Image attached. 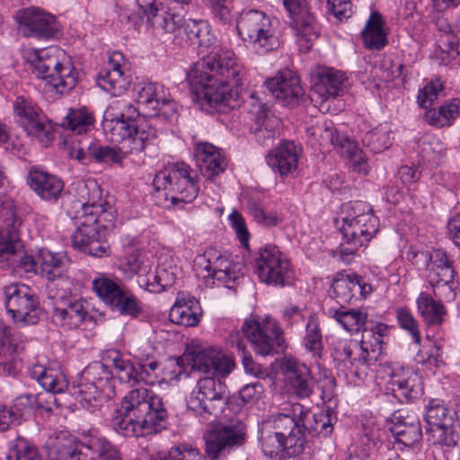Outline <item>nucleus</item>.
<instances>
[{
	"label": "nucleus",
	"mask_w": 460,
	"mask_h": 460,
	"mask_svg": "<svg viewBox=\"0 0 460 460\" xmlns=\"http://www.w3.org/2000/svg\"><path fill=\"white\" fill-rule=\"evenodd\" d=\"M246 75L243 66L230 51L208 55L195 63L187 79L196 95L218 112L239 105V88Z\"/></svg>",
	"instance_id": "nucleus-1"
},
{
	"label": "nucleus",
	"mask_w": 460,
	"mask_h": 460,
	"mask_svg": "<svg viewBox=\"0 0 460 460\" xmlns=\"http://www.w3.org/2000/svg\"><path fill=\"white\" fill-rule=\"evenodd\" d=\"M192 368L215 376L199 378L186 399L187 409L200 421L217 418L226 399L225 378L235 367L230 355L214 348L201 349L192 357Z\"/></svg>",
	"instance_id": "nucleus-2"
},
{
	"label": "nucleus",
	"mask_w": 460,
	"mask_h": 460,
	"mask_svg": "<svg viewBox=\"0 0 460 460\" xmlns=\"http://www.w3.org/2000/svg\"><path fill=\"white\" fill-rule=\"evenodd\" d=\"M167 416L162 397L141 386L123 397L120 408L113 412L111 425L121 436L145 437L157 433Z\"/></svg>",
	"instance_id": "nucleus-3"
},
{
	"label": "nucleus",
	"mask_w": 460,
	"mask_h": 460,
	"mask_svg": "<svg viewBox=\"0 0 460 460\" xmlns=\"http://www.w3.org/2000/svg\"><path fill=\"white\" fill-rule=\"evenodd\" d=\"M259 442L265 456L294 457L304 450L301 430L289 413H278L259 426Z\"/></svg>",
	"instance_id": "nucleus-4"
},
{
	"label": "nucleus",
	"mask_w": 460,
	"mask_h": 460,
	"mask_svg": "<svg viewBox=\"0 0 460 460\" xmlns=\"http://www.w3.org/2000/svg\"><path fill=\"white\" fill-rule=\"evenodd\" d=\"M49 457L51 460H120L117 447L93 430L83 433L79 440L58 437Z\"/></svg>",
	"instance_id": "nucleus-5"
},
{
	"label": "nucleus",
	"mask_w": 460,
	"mask_h": 460,
	"mask_svg": "<svg viewBox=\"0 0 460 460\" xmlns=\"http://www.w3.org/2000/svg\"><path fill=\"white\" fill-rule=\"evenodd\" d=\"M18 219L12 201L0 204V258L5 260L19 274L37 271V262L26 254L22 244Z\"/></svg>",
	"instance_id": "nucleus-6"
},
{
	"label": "nucleus",
	"mask_w": 460,
	"mask_h": 460,
	"mask_svg": "<svg viewBox=\"0 0 460 460\" xmlns=\"http://www.w3.org/2000/svg\"><path fill=\"white\" fill-rule=\"evenodd\" d=\"M64 51L57 47L37 49L29 53L31 71L38 78L47 81L57 92L72 90L77 81V73L69 62L63 63Z\"/></svg>",
	"instance_id": "nucleus-7"
},
{
	"label": "nucleus",
	"mask_w": 460,
	"mask_h": 460,
	"mask_svg": "<svg viewBox=\"0 0 460 460\" xmlns=\"http://www.w3.org/2000/svg\"><path fill=\"white\" fill-rule=\"evenodd\" d=\"M156 191L164 190L172 203H189L196 199L199 187L198 174L187 164L176 163L158 172L153 181Z\"/></svg>",
	"instance_id": "nucleus-8"
},
{
	"label": "nucleus",
	"mask_w": 460,
	"mask_h": 460,
	"mask_svg": "<svg viewBox=\"0 0 460 460\" xmlns=\"http://www.w3.org/2000/svg\"><path fill=\"white\" fill-rule=\"evenodd\" d=\"M236 30L241 40L257 53H268L279 47L271 19L261 11L249 10L242 13L237 19Z\"/></svg>",
	"instance_id": "nucleus-9"
},
{
	"label": "nucleus",
	"mask_w": 460,
	"mask_h": 460,
	"mask_svg": "<svg viewBox=\"0 0 460 460\" xmlns=\"http://www.w3.org/2000/svg\"><path fill=\"white\" fill-rule=\"evenodd\" d=\"M111 140L119 143L126 154L141 153L157 137V130L148 121L128 122L118 117L104 124Z\"/></svg>",
	"instance_id": "nucleus-10"
},
{
	"label": "nucleus",
	"mask_w": 460,
	"mask_h": 460,
	"mask_svg": "<svg viewBox=\"0 0 460 460\" xmlns=\"http://www.w3.org/2000/svg\"><path fill=\"white\" fill-rule=\"evenodd\" d=\"M242 332L253 350L261 356L277 354L285 347L283 332L273 318L252 315L243 322Z\"/></svg>",
	"instance_id": "nucleus-11"
},
{
	"label": "nucleus",
	"mask_w": 460,
	"mask_h": 460,
	"mask_svg": "<svg viewBox=\"0 0 460 460\" xmlns=\"http://www.w3.org/2000/svg\"><path fill=\"white\" fill-rule=\"evenodd\" d=\"M253 266L263 283L283 287L290 279V261L274 244H266L258 250L254 254Z\"/></svg>",
	"instance_id": "nucleus-12"
},
{
	"label": "nucleus",
	"mask_w": 460,
	"mask_h": 460,
	"mask_svg": "<svg viewBox=\"0 0 460 460\" xmlns=\"http://www.w3.org/2000/svg\"><path fill=\"white\" fill-rule=\"evenodd\" d=\"M76 190L82 213L84 217H87V223L97 228L108 229L113 226L116 220L115 211L102 199V190L95 181L79 182Z\"/></svg>",
	"instance_id": "nucleus-13"
},
{
	"label": "nucleus",
	"mask_w": 460,
	"mask_h": 460,
	"mask_svg": "<svg viewBox=\"0 0 460 460\" xmlns=\"http://www.w3.org/2000/svg\"><path fill=\"white\" fill-rule=\"evenodd\" d=\"M378 228V218L375 215H367L358 221L342 224L339 229L342 234V243L339 251H332V256L349 264L358 248L368 243Z\"/></svg>",
	"instance_id": "nucleus-14"
},
{
	"label": "nucleus",
	"mask_w": 460,
	"mask_h": 460,
	"mask_svg": "<svg viewBox=\"0 0 460 460\" xmlns=\"http://www.w3.org/2000/svg\"><path fill=\"white\" fill-rule=\"evenodd\" d=\"M378 373L382 378H388V389L400 402H410L421 396L423 383L412 368L383 364L379 366Z\"/></svg>",
	"instance_id": "nucleus-15"
},
{
	"label": "nucleus",
	"mask_w": 460,
	"mask_h": 460,
	"mask_svg": "<svg viewBox=\"0 0 460 460\" xmlns=\"http://www.w3.org/2000/svg\"><path fill=\"white\" fill-rule=\"evenodd\" d=\"M291 19L300 50L308 52L319 37L316 18L304 0H281Z\"/></svg>",
	"instance_id": "nucleus-16"
},
{
	"label": "nucleus",
	"mask_w": 460,
	"mask_h": 460,
	"mask_svg": "<svg viewBox=\"0 0 460 460\" xmlns=\"http://www.w3.org/2000/svg\"><path fill=\"white\" fill-rule=\"evenodd\" d=\"M7 313L14 322L35 324L39 320V303L32 290L23 284H12L4 288Z\"/></svg>",
	"instance_id": "nucleus-17"
},
{
	"label": "nucleus",
	"mask_w": 460,
	"mask_h": 460,
	"mask_svg": "<svg viewBox=\"0 0 460 460\" xmlns=\"http://www.w3.org/2000/svg\"><path fill=\"white\" fill-rule=\"evenodd\" d=\"M13 108L18 123L27 134L47 146L52 138V126L43 111L23 96L15 99Z\"/></svg>",
	"instance_id": "nucleus-18"
},
{
	"label": "nucleus",
	"mask_w": 460,
	"mask_h": 460,
	"mask_svg": "<svg viewBox=\"0 0 460 460\" xmlns=\"http://www.w3.org/2000/svg\"><path fill=\"white\" fill-rule=\"evenodd\" d=\"M14 18L19 31L27 38L48 40L57 37L59 32L56 17L37 7L21 9Z\"/></svg>",
	"instance_id": "nucleus-19"
},
{
	"label": "nucleus",
	"mask_w": 460,
	"mask_h": 460,
	"mask_svg": "<svg viewBox=\"0 0 460 460\" xmlns=\"http://www.w3.org/2000/svg\"><path fill=\"white\" fill-rule=\"evenodd\" d=\"M109 379L110 372L107 367L100 362H95L84 368L79 384L73 387L72 394L84 408L94 411L101 404L100 391Z\"/></svg>",
	"instance_id": "nucleus-20"
},
{
	"label": "nucleus",
	"mask_w": 460,
	"mask_h": 460,
	"mask_svg": "<svg viewBox=\"0 0 460 460\" xmlns=\"http://www.w3.org/2000/svg\"><path fill=\"white\" fill-rule=\"evenodd\" d=\"M206 453L211 460L229 453L245 441V425L239 420H231L211 429L205 435Z\"/></svg>",
	"instance_id": "nucleus-21"
},
{
	"label": "nucleus",
	"mask_w": 460,
	"mask_h": 460,
	"mask_svg": "<svg viewBox=\"0 0 460 460\" xmlns=\"http://www.w3.org/2000/svg\"><path fill=\"white\" fill-rule=\"evenodd\" d=\"M426 267L427 279L434 291L436 292V288H442L446 297L454 298L453 284L456 271L447 253L442 249L433 250L429 253Z\"/></svg>",
	"instance_id": "nucleus-22"
},
{
	"label": "nucleus",
	"mask_w": 460,
	"mask_h": 460,
	"mask_svg": "<svg viewBox=\"0 0 460 460\" xmlns=\"http://www.w3.org/2000/svg\"><path fill=\"white\" fill-rule=\"evenodd\" d=\"M288 413L291 415L299 427L304 438V445L306 442L307 436L325 438L332 434L333 430L332 416L329 411H320L313 413L308 408L296 403L291 406Z\"/></svg>",
	"instance_id": "nucleus-23"
},
{
	"label": "nucleus",
	"mask_w": 460,
	"mask_h": 460,
	"mask_svg": "<svg viewBox=\"0 0 460 460\" xmlns=\"http://www.w3.org/2000/svg\"><path fill=\"white\" fill-rule=\"evenodd\" d=\"M317 129L320 132L321 145L330 143L341 156L348 159L351 170L362 172L364 174L367 173L368 164L366 156L354 141L340 134L332 127L325 126L323 128H318Z\"/></svg>",
	"instance_id": "nucleus-24"
},
{
	"label": "nucleus",
	"mask_w": 460,
	"mask_h": 460,
	"mask_svg": "<svg viewBox=\"0 0 460 460\" xmlns=\"http://www.w3.org/2000/svg\"><path fill=\"white\" fill-rule=\"evenodd\" d=\"M197 264L203 267L208 272L206 277H210L226 285L234 283L243 276V265L234 262L228 256L210 249L203 255L197 258Z\"/></svg>",
	"instance_id": "nucleus-25"
},
{
	"label": "nucleus",
	"mask_w": 460,
	"mask_h": 460,
	"mask_svg": "<svg viewBox=\"0 0 460 460\" xmlns=\"http://www.w3.org/2000/svg\"><path fill=\"white\" fill-rule=\"evenodd\" d=\"M272 95L285 106L295 107L305 95L299 77L289 70L279 72L264 83Z\"/></svg>",
	"instance_id": "nucleus-26"
},
{
	"label": "nucleus",
	"mask_w": 460,
	"mask_h": 460,
	"mask_svg": "<svg viewBox=\"0 0 460 460\" xmlns=\"http://www.w3.org/2000/svg\"><path fill=\"white\" fill-rule=\"evenodd\" d=\"M388 429L394 442L404 447H411L418 443L422 437L420 422L413 415L403 410L395 411L388 420Z\"/></svg>",
	"instance_id": "nucleus-27"
},
{
	"label": "nucleus",
	"mask_w": 460,
	"mask_h": 460,
	"mask_svg": "<svg viewBox=\"0 0 460 460\" xmlns=\"http://www.w3.org/2000/svg\"><path fill=\"white\" fill-rule=\"evenodd\" d=\"M314 91L324 99L335 98L344 93L346 77L343 72L327 66H316L311 72Z\"/></svg>",
	"instance_id": "nucleus-28"
},
{
	"label": "nucleus",
	"mask_w": 460,
	"mask_h": 460,
	"mask_svg": "<svg viewBox=\"0 0 460 460\" xmlns=\"http://www.w3.org/2000/svg\"><path fill=\"white\" fill-rule=\"evenodd\" d=\"M332 293L338 304H349L354 297H365L372 291L371 286L358 275L338 272L332 284Z\"/></svg>",
	"instance_id": "nucleus-29"
},
{
	"label": "nucleus",
	"mask_w": 460,
	"mask_h": 460,
	"mask_svg": "<svg viewBox=\"0 0 460 460\" xmlns=\"http://www.w3.org/2000/svg\"><path fill=\"white\" fill-rule=\"evenodd\" d=\"M27 183L40 199L48 201H57L64 190V182L59 177L37 166L30 169Z\"/></svg>",
	"instance_id": "nucleus-30"
},
{
	"label": "nucleus",
	"mask_w": 460,
	"mask_h": 460,
	"mask_svg": "<svg viewBox=\"0 0 460 460\" xmlns=\"http://www.w3.org/2000/svg\"><path fill=\"white\" fill-rule=\"evenodd\" d=\"M301 148L293 141L284 140L266 157L267 164L281 177L293 175L297 169Z\"/></svg>",
	"instance_id": "nucleus-31"
},
{
	"label": "nucleus",
	"mask_w": 460,
	"mask_h": 460,
	"mask_svg": "<svg viewBox=\"0 0 460 460\" xmlns=\"http://www.w3.org/2000/svg\"><path fill=\"white\" fill-rule=\"evenodd\" d=\"M120 59L122 55L119 52L113 53L109 64L100 71L97 76L98 85L114 96L125 93L130 84L128 77L120 68Z\"/></svg>",
	"instance_id": "nucleus-32"
},
{
	"label": "nucleus",
	"mask_w": 460,
	"mask_h": 460,
	"mask_svg": "<svg viewBox=\"0 0 460 460\" xmlns=\"http://www.w3.org/2000/svg\"><path fill=\"white\" fill-rule=\"evenodd\" d=\"M195 160L201 174L208 179L222 173L227 163L221 149L209 143H199L195 146Z\"/></svg>",
	"instance_id": "nucleus-33"
},
{
	"label": "nucleus",
	"mask_w": 460,
	"mask_h": 460,
	"mask_svg": "<svg viewBox=\"0 0 460 460\" xmlns=\"http://www.w3.org/2000/svg\"><path fill=\"white\" fill-rule=\"evenodd\" d=\"M176 14V13H174ZM181 21L177 22L175 31L177 37H180L185 43L207 49L210 47L215 40L208 31V26L203 21H196L192 19L183 20V15L181 13Z\"/></svg>",
	"instance_id": "nucleus-34"
},
{
	"label": "nucleus",
	"mask_w": 460,
	"mask_h": 460,
	"mask_svg": "<svg viewBox=\"0 0 460 460\" xmlns=\"http://www.w3.org/2000/svg\"><path fill=\"white\" fill-rule=\"evenodd\" d=\"M61 306L55 307L52 314V322L67 329L77 328L86 318L87 310L84 302L76 298L63 300Z\"/></svg>",
	"instance_id": "nucleus-35"
},
{
	"label": "nucleus",
	"mask_w": 460,
	"mask_h": 460,
	"mask_svg": "<svg viewBox=\"0 0 460 460\" xmlns=\"http://www.w3.org/2000/svg\"><path fill=\"white\" fill-rule=\"evenodd\" d=\"M289 387L298 398H308L314 392L310 369L304 363L288 359L285 365Z\"/></svg>",
	"instance_id": "nucleus-36"
},
{
	"label": "nucleus",
	"mask_w": 460,
	"mask_h": 460,
	"mask_svg": "<svg viewBox=\"0 0 460 460\" xmlns=\"http://www.w3.org/2000/svg\"><path fill=\"white\" fill-rule=\"evenodd\" d=\"M201 307L199 301L190 296H179L170 310V320L186 327L195 326L199 322Z\"/></svg>",
	"instance_id": "nucleus-37"
},
{
	"label": "nucleus",
	"mask_w": 460,
	"mask_h": 460,
	"mask_svg": "<svg viewBox=\"0 0 460 460\" xmlns=\"http://www.w3.org/2000/svg\"><path fill=\"white\" fill-rule=\"evenodd\" d=\"M30 376L41 387L52 394H61L68 387V382L62 371L56 367H46L37 363L30 369Z\"/></svg>",
	"instance_id": "nucleus-38"
},
{
	"label": "nucleus",
	"mask_w": 460,
	"mask_h": 460,
	"mask_svg": "<svg viewBox=\"0 0 460 460\" xmlns=\"http://www.w3.org/2000/svg\"><path fill=\"white\" fill-rule=\"evenodd\" d=\"M138 7L153 27L161 29L165 32L175 31L177 22L181 21L180 14L161 13L156 0H137Z\"/></svg>",
	"instance_id": "nucleus-39"
},
{
	"label": "nucleus",
	"mask_w": 460,
	"mask_h": 460,
	"mask_svg": "<svg viewBox=\"0 0 460 460\" xmlns=\"http://www.w3.org/2000/svg\"><path fill=\"white\" fill-rule=\"evenodd\" d=\"M417 311L428 326H440L445 320V305L427 292H421L416 299Z\"/></svg>",
	"instance_id": "nucleus-40"
},
{
	"label": "nucleus",
	"mask_w": 460,
	"mask_h": 460,
	"mask_svg": "<svg viewBox=\"0 0 460 460\" xmlns=\"http://www.w3.org/2000/svg\"><path fill=\"white\" fill-rule=\"evenodd\" d=\"M385 22L378 12H372L362 31L366 47L369 49H381L387 44Z\"/></svg>",
	"instance_id": "nucleus-41"
},
{
	"label": "nucleus",
	"mask_w": 460,
	"mask_h": 460,
	"mask_svg": "<svg viewBox=\"0 0 460 460\" xmlns=\"http://www.w3.org/2000/svg\"><path fill=\"white\" fill-rule=\"evenodd\" d=\"M460 115V100L457 98L446 102L438 109H428L425 112L427 122L437 128L448 127Z\"/></svg>",
	"instance_id": "nucleus-42"
},
{
	"label": "nucleus",
	"mask_w": 460,
	"mask_h": 460,
	"mask_svg": "<svg viewBox=\"0 0 460 460\" xmlns=\"http://www.w3.org/2000/svg\"><path fill=\"white\" fill-rule=\"evenodd\" d=\"M96 296L109 307L125 287L121 280L105 273H97L92 281Z\"/></svg>",
	"instance_id": "nucleus-43"
},
{
	"label": "nucleus",
	"mask_w": 460,
	"mask_h": 460,
	"mask_svg": "<svg viewBox=\"0 0 460 460\" xmlns=\"http://www.w3.org/2000/svg\"><path fill=\"white\" fill-rule=\"evenodd\" d=\"M94 125L93 113L86 107L69 109L61 126L78 135L87 133Z\"/></svg>",
	"instance_id": "nucleus-44"
},
{
	"label": "nucleus",
	"mask_w": 460,
	"mask_h": 460,
	"mask_svg": "<svg viewBox=\"0 0 460 460\" xmlns=\"http://www.w3.org/2000/svg\"><path fill=\"white\" fill-rule=\"evenodd\" d=\"M109 308L114 313L131 318L138 317L143 312L141 301L127 287L123 288Z\"/></svg>",
	"instance_id": "nucleus-45"
},
{
	"label": "nucleus",
	"mask_w": 460,
	"mask_h": 460,
	"mask_svg": "<svg viewBox=\"0 0 460 460\" xmlns=\"http://www.w3.org/2000/svg\"><path fill=\"white\" fill-rule=\"evenodd\" d=\"M32 395L25 394L17 397L14 404L6 408L0 405V430H6L13 424H19L24 413L31 404Z\"/></svg>",
	"instance_id": "nucleus-46"
},
{
	"label": "nucleus",
	"mask_w": 460,
	"mask_h": 460,
	"mask_svg": "<svg viewBox=\"0 0 460 460\" xmlns=\"http://www.w3.org/2000/svg\"><path fill=\"white\" fill-rule=\"evenodd\" d=\"M39 261L41 264V272L47 275L49 280L61 277L67 270L69 260L65 253H54L49 251H40Z\"/></svg>",
	"instance_id": "nucleus-47"
},
{
	"label": "nucleus",
	"mask_w": 460,
	"mask_h": 460,
	"mask_svg": "<svg viewBox=\"0 0 460 460\" xmlns=\"http://www.w3.org/2000/svg\"><path fill=\"white\" fill-rule=\"evenodd\" d=\"M330 314L334 318L347 332H358L365 325L367 315L358 310L330 309Z\"/></svg>",
	"instance_id": "nucleus-48"
},
{
	"label": "nucleus",
	"mask_w": 460,
	"mask_h": 460,
	"mask_svg": "<svg viewBox=\"0 0 460 460\" xmlns=\"http://www.w3.org/2000/svg\"><path fill=\"white\" fill-rule=\"evenodd\" d=\"M134 91L138 104L146 106L150 111L152 109L159 107L163 93L162 85L151 82H142L135 85Z\"/></svg>",
	"instance_id": "nucleus-49"
},
{
	"label": "nucleus",
	"mask_w": 460,
	"mask_h": 460,
	"mask_svg": "<svg viewBox=\"0 0 460 460\" xmlns=\"http://www.w3.org/2000/svg\"><path fill=\"white\" fill-rule=\"evenodd\" d=\"M78 226L71 236L72 244L75 248L84 252L90 242L93 241L98 234L97 226L87 223V217H84V213L78 217Z\"/></svg>",
	"instance_id": "nucleus-50"
},
{
	"label": "nucleus",
	"mask_w": 460,
	"mask_h": 460,
	"mask_svg": "<svg viewBox=\"0 0 460 460\" xmlns=\"http://www.w3.org/2000/svg\"><path fill=\"white\" fill-rule=\"evenodd\" d=\"M303 343L305 348L314 357H320L323 349V334L319 322L314 316H310L306 323Z\"/></svg>",
	"instance_id": "nucleus-51"
},
{
	"label": "nucleus",
	"mask_w": 460,
	"mask_h": 460,
	"mask_svg": "<svg viewBox=\"0 0 460 460\" xmlns=\"http://www.w3.org/2000/svg\"><path fill=\"white\" fill-rule=\"evenodd\" d=\"M88 152L93 156V160L97 163L106 164H120L124 158V151L121 147H113L110 146H102L93 142L88 143Z\"/></svg>",
	"instance_id": "nucleus-52"
},
{
	"label": "nucleus",
	"mask_w": 460,
	"mask_h": 460,
	"mask_svg": "<svg viewBox=\"0 0 460 460\" xmlns=\"http://www.w3.org/2000/svg\"><path fill=\"white\" fill-rule=\"evenodd\" d=\"M426 430L429 441L434 445L452 447L459 439V434L454 429V424L426 428Z\"/></svg>",
	"instance_id": "nucleus-53"
},
{
	"label": "nucleus",
	"mask_w": 460,
	"mask_h": 460,
	"mask_svg": "<svg viewBox=\"0 0 460 460\" xmlns=\"http://www.w3.org/2000/svg\"><path fill=\"white\" fill-rule=\"evenodd\" d=\"M395 316L399 327L412 338L413 343L419 345L421 341L420 323L412 312L407 307H398L395 310Z\"/></svg>",
	"instance_id": "nucleus-54"
},
{
	"label": "nucleus",
	"mask_w": 460,
	"mask_h": 460,
	"mask_svg": "<svg viewBox=\"0 0 460 460\" xmlns=\"http://www.w3.org/2000/svg\"><path fill=\"white\" fill-rule=\"evenodd\" d=\"M110 358L120 382L132 384L138 382V370L134 367L129 360L123 358L116 350L111 353Z\"/></svg>",
	"instance_id": "nucleus-55"
},
{
	"label": "nucleus",
	"mask_w": 460,
	"mask_h": 460,
	"mask_svg": "<svg viewBox=\"0 0 460 460\" xmlns=\"http://www.w3.org/2000/svg\"><path fill=\"white\" fill-rule=\"evenodd\" d=\"M5 460H42L37 448L22 438L15 439L5 456Z\"/></svg>",
	"instance_id": "nucleus-56"
},
{
	"label": "nucleus",
	"mask_w": 460,
	"mask_h": 460,
	"mask_svg": "<svg viewBox=\"0 0 460 460\" xmlns=\"http://www.w3.org/2000/svg\"><path fill=\"white\" fill-rule=\"evenodd\" d=\"M427 428H434L439 425H453L454 417L448 409L436 401H432L425 414Z\"/></svg>",
	"instance_id": "nucleus-57"
},
{
	"label": "nucleus",
	"mask_w": 460,
	"mask_h": 460,
	"mask_svg": "<svg viewBox=\"0 0 460 460\" xmlns=\"http://www.w3.org/2000/svg\"><path fill=\"white\" fill-rule=\"evenodd\" d=\"M362 142L374 153H380L391 146L392 137L388 129L378 128L367 132Z\"/></svg>",
	"instance_id": "nucleus-58"
},
{
	"label": "nucleus",
	"mask_w": 460,
	"mask_h": 460,
	"mask_svg": "<svg viewBox=\"0 0 460 460\" xmlns=\"http://www.w3.org/2000/svg\"><path fill=\"white\" fill-rule=\"evenodd\" d=\"M248 208L253 219L263 226H275L282 221L281 216L277 211L269 209L260 203L251 202Z\"/></svg>",
	"instance_id": "nucleus-59"
},
{
	"label": "nucleus",
	"mask_w": 460,
	"mask_h": 460,
	"mask_svg": "<svg viewBox=\"0 0 460 460\" xmlns=\"http://www.w3.org/2000/svg\"><path fill=\"white\" fill-rule=\"evenodd\" d=\"M232 347H235L242 357V363L243 366L244 372L252 376L259 377L264 374V369L259 363L255 362L246 349L245 344L239 340L237 334L231 337Z\"/></svg>",
	"instance_id": "nucleus-60"
},
{
	"label": "nucleus",
	"mask_w": 460,
	"mask_h": 460,
	"mask_svg": "<svg viewBox=\"0 0 460 460\" xmlns=\"http://www.w3.org/2000/svg\"><path fill=\"white\" fill-rule=\"evenodd\" d=\"M155 278H158V280L155 283H151L149 279H146L145 277H140L137 283L141 288H144L149 292L159 293L172 286L174 282L173 274L169 273L163 268H159L155 270Z\"/></svg>",
	"instance_id": "nucleus-61"
},
{
	"label": "nucleus",
	"mask_w": 460,
	"mask_h": 460,
	"mask_svg": "<svg viewBox=\"0 0 460 460\" xmlns=\"http://www.w3.org/2000/svg\"><path fill=\"white\" fill-rule=\"evenodd\" d=\"M120 270L128 278L136 274H138V278H140L145 277L144 274L147 273L149 264L143 260L142 254L136 251L126 258L125 261L120 265Z\"/></svg>",
	"instance_id": "nucleus-62"
},
{
	"label": "nucleus",
	"mask_w": 460,
	"mask_h": 460,
	"mask_svg": "<svg viewBox=\"0 0 460 460\" xmlns=\"http://www.w3.org/2000/svg\"><path fill=\"white\" fill-rule=\"evenodd\" d=\"M374 215L370 207L365 202L357 200L349 202L342 206L341 221L342 224H347L353 221H358L363 216Z\"/></svg>",
	"instance_id": "nucleus-63"
},
{
	"label": "nucleus",
	"mask_w": 460,
	"mask_h": 460,
	"mask_svg": "<svg viewBox=\"0 0 460 460\" xmlns=\"http://www.w3.org/2000/svg\"><path fill=\"white\" fill-rule=\"evenodd\" d=\"M22 341L19 336L11 333L9 327L0 321V353L5 356L12 355L23 350V347L19 345Z\"/></svg>",
	"instance_id": "nucleus-64"
}]
</instances>
